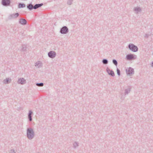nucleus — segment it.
Returning a JSON list of instances; mask_svg holds the SVG:
<instances>
[{
    "instance_id": "nucleus-1",
    "label": "nucleus",
    "mask_w": 153,
    "mask_h": 153,
    "mask_svg": "<svg viewBox=\"0 0 153 153\" xmlns=\"http://www.w3.org/2000/svg\"><path fill=\"white\" fill-rule=\"evenodd\" d=\"M27 136L29 139L32 138L33 136V132L31 129H28L27 132Z\"/></svg>"
},
{
    "instance_id": "nucleus-2",
    "label": "nucleus",
    "mask_w": 153,
    "mask_h": 153,
    "mask_svg": "<svg viewBox=\"0 0 153 153\" xmlns=\"http://www.w3.org/2000/svg\"><path fill=\"white\" fill-rule=\"evenodd\" d=\"M129 48L131 50L135 52L137 51V47L132 44L129 45Z\"/></svg>"
},
{
    "instance_id": "nucleus-3",
    "label": "nucleus",
    "mask_w": 153,
    "mask_h": 153,
    "mask_svg": "<svg viewBox=\"0 0 153 153\" xmlns=\"http://www.w3.org/2000/svg\"><path fill=\"white\" fill-rule=\"evenodd\" d=\"M10 3V0H2V4L3 5H7L9 4Z\"/></svg>"
},
{
    "instance_id": "nucleus-4",
    "label": "nucleus",
    "mask_w": 153,
    "mask_h": 153,
    "mask_svg": "<svg viewBox=\"0 0 153 153\" xmlns=\"http://www.w3.org/2000/svg\"><path fill=\"white\" fill-rule=\"evenodd\" d=\"M55 52L53 51H51L48 53L49 56L52 58L54 57L55 56Z\"/></svg>"
},
{
    "instance_id": "nucleus-5",
    "label": "nucleus",
    "mask_w": 153,
    "mask_h": 153,
    "mask_svg": "<svg viewBox=\"0 0 153 153\" xmlns=\"http://www.w3.org/2000/svg\"><path fill=\"white\" fill-rule=\"evenodd\" d=\"M68 29L66 27H64L62 28L61 30V32L62 33H65L68 31Z\"/></svg>"
},
{
    "instance_id": "nucleus-6",
    "label": "nucleus",
    "mask_w": 153,
    "mask_h": 153,
    "mask_svg": "<svg viewBox=\"0 0 153 153\" xmlns=\"http://www.w3.org/2000/svg\"><path fill=\"white\" fill-rule=\"evenodd\" d=\"M126 58L127 59L131 60L134 59V56L133 54H129L126 56Z\"/></svg>"
},
{
    "instance_id": "nucleus-7",
    "label": "nucleus",
    "mask_w": 153,
    "mask_h": 153,
    "mask_svg": "<svg viewBox=\"0 0 153 153\" xmlns=\"http://www.w3.org/2000/svg\"><path fill=\"white\" fill-rule=\"evenodd\" d=\"M133 70L131 68H128V70L127 71V73L129 74H131L133 73Z\"/></svg>"
},
{
    "instance_id": "nucleus-8",
    "label": "nucleus",
    "mask_w": 153,
    "mask_h": 153,
    "mask_svg": "<svg viewBox=\"0 0 153 153\" xmlns=\"http://www.w3.org/2000/svg\"><path fill=\"white\" fill-rule=\"evenodd\" d=\"M107 70L109 74L113 76H114V74L113 71L108 69H107Z\"/></svg>"
},
{
    "instance_id": "nucleus-9",
    "label": "nucleus",
    "mask_w": 153,
    "mask_h": 153,
    "mask_svg": "<svg viewBox=\"0 0 153 153\" xmlns=\"http://www.w3.org/2000/svg\"><path fill=\"white\" fill-rule=\"evenodd\" d=\"M20 23L22 25L25 24L26 23V21L24 19H21L20 20Z\"/></svg>"
},
{
    "instance_id": "nucleus-10",
    "label": "nucleus",
    "mask_w": 153,
    "mask_h": 153,
    "mask_svg": "<svg viewBox=\"0 0 153 153\" xmlns=\"http://www.w3.org/2000/svg\"><path fill=\"white\" fill-rule=\"evenodd\" d=\"M25 80L23 78H22L19 80V83L21 84H23L25 82Z\"/></svg>"
},
{
    "instance_id": "nucleus-11",
    "label": "nucleus",
    "mask_w": 153,
    "mask_h": 153,
    "mask_svg": "<svg viewBox=\"0 0 153 153\" xmlns=\"http://www.w3.org/2000/svg\"><path fill=\"white\" fill-rule=\"evenodd\" d=\"M42 5H43V4H36L33 7V8L35 9H36L37 8L41 6H42Z\"/></svg>"
},
{
    "instance_id": "nucleus-12",
    "label": "nucleus",
    "mask_w": 153,
    "mask_h": 153,
    "mask_svg": "<svg viewBox=\"0 0 153 153\" xmlns=\"http://www.w3.org/2000/svg\"><path fill=\"white\" fill-rule=\"evenodd\" d=\"M32 112L31 111H29V114L28 115V117L29 118L30 120V121H31L32 120L31 115V114H32Z\"/></svg>"
},
{
    "instance_id": "nucleus-13",
    "label": "nucleus",
    "mask_w": 153,
    "mask_h": 153,
    "mask_svg": "<svg viewBox=\"0 0 153 153\" xmlns=\"http://www.w3.org/2000/svg\"><path fill=\"white\" fill-rule=\"evenodd\" d=\"M25 5L24 4H20L19 5V8L24 7H25Z\"/></svg>"
},
{
    "instance_id": "nucleus-14",
    "label": "nucleus",
    "mask_w": 153,
    "mask_h": 153,
    "mask_svg": "<svg viewBox=\"0 0 153 153\" xmlns=\"http://www.w3.org/2000/svg\"><path fill=\"white\" fill-rule=\"evenodd\" d=\"M27 8L30 9H32L33 8V6L32 4H30L27 6Z\"/></svg>"
},
{
    "instance_id": "nucleus-15",
    "label": "nucleus",
    "mask_w": 153,
    "mask_h": 153,
    "mask_svg": "<svg viewBox=\"0 0 153 153\" xmlns=\"http://www.w3.org/2000/svg\"><path fill=\"white\" fill-rule=\"evenodd\" d=\"M37 85L39 86H42L43 85V83H40L39 84H36Z\"/></svg>"
},
{
    "instance_id": "nucleus-16",
    "label": "nucleus",
    "mask_w": 153,
    "mask_h": 153,
    "mask_svg": "<svg viewBox=\"0 0 153 153\" xmlns=\"http://www.w3.org/2000/svg\"><path fill=\"white\" fill-rule=\"evenodd\" d=\"M113 63L116 65H117V61L115 60H113Z\"/></svg>"
},
{
    "instance_id": "nucleus-17",
    "label": "nucleus",
    "mask_w": 153,
    "mask_h": 153,
    "mask_svg": "<svg viewBox=\"0 0 153 153\" xmlns=\"http://www.w3.org/2000/svg\"><path fill=\"white\" fill-rule=\"evenodd\" d=\"M103 62L104 64H106L107 63V61L106 60L104 59L103 60Z\"/></svg>"
},
{
    "instance_id": "nucleus-18",
    "label": "nucleus",
    "mask_w": 153,
    "mask_h": 153,
    "mask_svg": "<svg viewBox=\"0 0 153 153\" xmlns=\"http://www.w3.org/2000/svg\"><path fill=\"white\" fill-rule=\"evenodd\" d=\"M8 79H6V80H4V83H8Z\"/></svg>"
},
{
    "instance_id": "nucleus-19",
    "label": "nucleus",
    "mask_w": 153,
    "mask_h": 153,
    "mask_svg": "<svg viewBox=\"0 0 153 153\" xmlns=\"http://www.w3.org/2000/svg\"><path fill=\"white\" fill-rule=\"evenodd\" d=\"M117 73L119 75H120V71L119 69H117Z\"/></svg>"
},
{
    "instance_id": "nucleus-20",
    "label": "nucleus",
    "mask_w": 153,
    "mask_h": 153,
    "mask_svg": "<svg viewBox=\"0 0 153 153\" xmlns=\"http://www.w3.org/2000/svg\"><path fill=\"white\" fill-rule=\"evenodd\" d=\"M15 16L16 17H17L19 16V14L18 13H16L15 14Z\"/></svg>"
},
{
    "instance_id": "nucleus-21",
    "label": "nucleus",
    "mask_w": 153,
    "mask_h": 153,
    "mask_svg": "<svg viewBox=\"0 0 153 153\" xmlns=\"http://www.w3.org/2000/svg\"><path fill=\"white\" fill-rule=\"evenodd\" d=\"M152 64H153V63H152Z\"/></svg>"
}]
</instances>
